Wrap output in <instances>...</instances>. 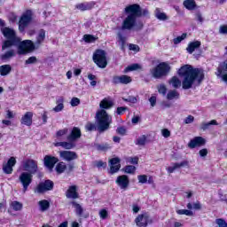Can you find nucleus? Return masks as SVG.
Listing matches in <instances>:
<instances>
[{
    "label": "nucleus",
    "mask_w": 227,
    "mask_h": 227,
    "mask_svg": "<svg viewBox=\"0 0 227 227\" xmlns=\"http://www.w3.org/2000/svg\"><path fill=\"white\" fill-rule=\"evenodd\" d=\"M35 51V43L31 40H25L20 43L18 45V54H27V52H33Z\"/></svg>",
    "instance_id": "6"
},
{
    "label": "nucleus",
    "mask_w": 227,
    "mask_h": 227,
    "mask_svg": "<svg viewBox=\"0 0 227 227\" xmlns=\"http://www.w3.org/2000/svg\"><path fill=\"white\" fill-rule=\"evenodd\" d=\"M63 109H65V105L64 104H60V105H57L52 111H54V113H61V111H63Z\"/></svg>",
    "instance_id": "53"
},
{
    "label": "nucleus",
    "mask_w": 227,
    "mask_h": 227,
    "mask_svg": "<svg viewBox=\"0 0 227 227\" xmlns=\"http://www.w3.org/2000/svg\"><path fill=\"white\" fill-rule=\"evenodd\" d=\"M169 70H171V67L169 64L166 62H161L155 67L150 70L151 75L154 77V79H160V77H164L167 74H169Z\"/></svg>",
    "instance_id": "3"
},
{
    "label": "nucleus",
    "mask_w": 227,
    "mask_h": 227,
    "mask_svg": "<svg viewBox=\"0 0 227 227\" xmlns=\"http://www.w3.org/2000/svg\"><path fill=\"white\" fill-rule=\"evenodd\" d=\"M21 166L25 173H30V175H36L38 173V161L33 159L24 160Z\"/></svg>",
    "instance_id": "4"
},
{
    "label": "nucleus",
    "mask_w": 227,
    "mask_h": 227,
    "mask_svg": "<svg viewBox=\"0 0 227 227\" xmlns=\"http://www.w3.org/2000/svg\"><path fill=\"white\" fill-rule=\"evenodd\" d=\"M112 82L114 84H130V82H132V78L125 74L121 76L115 75L113 77Z\"/></svg>",
    "instance_id": "16"
},
{
    "label": "nucleus",
    "mask_w": 227,
    "mask_h": 227,
    "mask_svg": "<svg viewBox=\"0 0 227 227\" xmlns=\"http://www.w3.org/2000/svg\"><path fill=\"white\" fill-rule=\"evenodd\" d=\"M127 110V107L125 106H121L117 108V114L121 115L125 111Z\"/></svg>",
    "instance_id": "64"
},
{
    "label": "nucleus",
    "mask_w": 227,
    "mask_h": 227,
    "mask_svg": "<svg viewBox=\"0 0 227 227\" xmlns=\"http://www.w3.org/2000/svg\"><path fill=\"white\" fill-rule=\"evenodd\" d=\"M129 49L134 52H139V46L137 44H129Z\"/></svg>",
    "instance_id": "60"
},
{
    "label": "nucleus",
    "mask_w": 227,
    "mask_h": 227,
    "mask_svg": "<svg viewBox=\"0 0 227 227\" xmlns=\"http://www.w3.org/2000/svg\"><path fill=\"white\" fill-rule=\"evenodd\" d=\"M183 4L184 8H186V10H189L190 12H192V10H196V1L194 0H184Z\"/></svg>",
    "instance_id": "32"
},
{
    "label": "nucleus",
    "mask_w": 227,
    "mask_h": 227,
    "mask_svg": "<svg viewBox=\"0 0 227 227\" xmlns=\"http://www.w3.org/2000/svg\"><path fill=\"white\" fill-rule=\"evenodd\" d=\"M83 40L86 43H93L94 42H97V37L91 35H84Z\"/></svg>",
    "instance_id": "41"
},
{
    "label": "nucleus",
    "mask_w": 227,
    "mask_h": 227,
    "mask_svg": "<svg viewBox=\"0 0 227 227\" xmlns=\"http://www.w3.org/2000/svg\"><path fill=\"white\" fill-rule=\"evenodd\" d=\"M137 226L146 227L148 224H152V218H150L146 214L138 215L135 219Z\"/></svg>",
    "instance_id": "12"
},
{
    "label": "nucleus",
    "mask_w": 227,
    "mask_h": 227,
    "mask_svg": "<svg viewBox=\"0 0 227 227\" xmlns=\"http://www.w3.org/2000/svg\"><path fill=\"white\" fill-rule=\"evenodd\" d=\"M79 104H81V99H79V98H73L70 101L72 107H77Z\"/></svg>",
    "instance_id": "51"
},
{
    "label": "nucleus",
    "mask_w": 227,
    "mask_h": 227,
    "mask_svg": "<svg viewBox=\"0 0 227 227\" xmlns=\"http://www.w3.org/2000/svg\"><path fill=\"white\" fill-rule=\"evenodd\" d=\"M65 169H67V165L64 162H59L56 166V171L57 173H59V175H61V173H64Z\"/></svg>",
    "instance_id": "42"
},
{
    "label": "nucleus",
    "mask_w": 227,
    "mask_h": 227,
    "mask_svg": "<svg viewBox=\"0 0 227 227\" xmlns=\"http://www.w3.org/2000/svg\"><path fill=\"white\" fill-rule=\"evenodd\" d=\"M110 163V173L111 175H114V173H118L121 165L120 164V158H113L109 160Z\"/></svg>",
    "instance_id": "19"
},
{
    "label": "nucleus",
    "mask_w": 227,
    "mask_h": 227,
    "mask_svg": "<svg viewBox=\"0 0 227 227\" xmlns=\"http://www.w3.org/2000/svg\"><path fill=\"white\" fill-rule=\"evenodd\" d=\"M185 166H189V161L184 160L180 163H172V166L168 167L167 170H168V173L171 174V173H175L176 169H180V168H185Z\"/></svg>",
    "instance_id": "25"
},
{
    "label": "nucleus",
    "mask_w": 227,
    "mask_h": 227,
    "mask_svg": "<svg viewBox=\"0 0 227 227\" xmlns=\"http://www.w3.org/2000/svg\"><path fill=\"white\" fill-rule=\"evenodd\" d=\"M125 12L126 13H129V15H132L137 19V17H141V7L137 4H134L127 6L125 8Z\"/></svg>",
    "instance_id": "13"
},
{
    "label": "nucleus",
    "mask_w": 227,
    "mask_h": 227,
    "mask_svg": "<svg viewBox=\"0 0 227 227\" xmlns=\"http://www.w3.org/2000/svg\"><path fill=\"white\" fill-rule=\"evenodd\" d=\"M5 118H7L8 120H13V118H15V113L7 110Z\"/></svg>",
    "instance_id": "57"
},
{
    "label": "nucleus",
    "mask_w": 227,
    "mask_h": 227,
    "mask_svg": "<svg viewBox=\"0 0 227 227\" xmlns=\"http://www.w3.org/2000/svg\"><path fill=\"white\" fill-rule=\"evenodd\" d=\"M39 208L41 212H47L51 207V202L47 200H43L38 202Z\"/></svg>",
    "instance_id": "31"
},
{
    "label": "nucleus",
    "mask_w": 227,
    "mask_h": 227,
    "mask_svg": "<svg viewBox=\"0 0 227 227\" xmlns=\"http://www.w3.org/2000/svg\"><path fill=\"white\" fill-rule=\"evenodd\" d=\"M215 75L218 79H221L223 82H227V60L222 62L215 72Z\"/></svg>",
    "instance_id": "8"
},
{
    "label": "nucleus",
    "mask_w": 227,
    "mask_h": 227,
    "mask_svg": "<svg viewBox=\"0 0 227 227\" xmlns=\"http://www.w3.org/2000/svg\"><path fill=\"white\" fill-rule=\"evenodd\" d=\"M81 136L82 133L81 132V129L77 127H74L70 132V134L67 137V141H73L75 143L78 139H81Z\"/></svg>",
    "instance_id": "18"
},
{
    "label": "nucleus",
    "mask_w": 227,
    "mask_h": 227,
    "mask_svg": "<svg viewBox=\"0 0 227 227\" xmlns=\"http://www.w3.org/2000/svg\"><path fill=\"white\" fill-rule=\"evenodd\" d=\"M2 33L8 40H19V38L15 35V30L10 27H4L2 29Z\"/></svg>",
    "instance_id": "24"
},
{
    "label": "nucleus",
    "mask_w": 227,
    "mask_h": 227,
    "mask_svg": "<svg viewBox=\"0 0 227 227\" xmlns=\"http://www.w3.org/2000/svg\"><path fill=\"white\" fill-rule=\"evenodd\" d=\"M219 33H221V35H227V26H221Z\"/></svg>",
    "instance_id": "63"
},
{
    "label": "nucleus",
    "mask_w": 227,
    "mask_h": 227,
    "mask_svg": "<svg viewBox=\"0 0 227 227\" xmlns=\"http://www.w3.org/2000/svg\"><path fill=\"white\" fill-rule=\"evenodd\" d=\"M158 91L159 93H160V95H166L168 89L166 88V85L160 84V86H158Z\"/></svg>",
    "instance_id": "52"
},
{
    "label": "nucleus",
    "mask_w": 227,
    "mask_h": 227,
    "mask_svg": "<svg viewBox=\"0 0 227 227\" xmlns=\"http://www.w3.org/2000/svg\"><path fill=\"white\" fill-rule=\"evenodd\" d=\"M216 224H218L219 227H227V223L224 221V219H216L215 220Z\"/></svg>",
    "instance_id": "54"
},
{
    "label": "nucleus",
    "mask_w": 227,
    "mask_h": 227,
    "mask_svg": "<svg viewBox=\"0 0 227 227\" xmlns=\"http://www.w3.org/2000/svg\"><path fill=\"white\" fill-rule=\"evenodd\" d=\"M168 100H175L180 98V93L176 90H169L167 94Z\"/></svg>",
    "instance_id": "37"
},
{
    "label": "nucleus",
    "mask_w": 227,
    "mask_h": 227,
    "mask_svg": "<svg viewBox=\"0 0 227 227\" xmlns=\"http://www.w3.org/2000/svg\"><path fill=\"white\" fill-rule=\"evenodd\" d=\"M12 72V66L10 65H3L0 66V75L5 77V75H10Z\"/></svg>",
    "instance_id": "33"
},
{
    "label": "nucleus",
    "mask_w": 227,
    "mask_h": 227,
    "mask_svg": "<svg viewBox=\"0 0 227 227\" xmlns=\"http://www.w3.org/2000/svg\"><path fill=\"white\" fill-rule=\"evenodd\" d=\"M114 106V102L107 98L101 100L99 104L101 110H98L96 114L98 130L99 132H106V130L109 129V125L113 123V118L104 109H111Z\"/></svg>",
    "instance_id": "2"
},
{
    "label": "nucleus",
    "mask_w": 227,
    "mask_h": 227,
    "mask_svg": "<svg viewBox=\"0 0 227 227\" xmlns=\"http://www.w3.org/2000/svg\"><path fill=\"white\" fill-rule=\"evenodd\" d=\"M93 6H95V3L93 2H85V3H82V4H78L75 5V8L77 10H80L81 12H86L88 10H91V8H93Z\"/></svg>",
    "instance_id": "26"
},
{
    "label": "nucleus",
    "mask_w": 227,
    "mask_h": 227,
    "mask_svg": "<svg viewBox=\"0 0 227 227\" xmlns=\"http://www.w3.org/2000/svg\"><path fill=\"white\" fill-rule=\"evenodd\" d=\"M17 164L15 157H11L6 163L3 164V171L5 175H12L13 173V166Z\"/></svg>",
    "instance_id": "15"
},
{
    "label": "nucleus",
    "mask_w": 227,
    "mask_h": 227,
    "mask_svg": "<svg viewBox=\"0 0 227 227\" xmlns=\"http://www.w3.org/2000/svg\"><path fill=\"white\" fill-rule=\"evenodd\" d=\"M93 61L99 68L107 67V57L104 50H97L93 54Z\"/></svg>",
    "instance_id": "5"
},
{
    "label": "nucleus",
    "mask_w": 227,
    "mask_h": 227,
    "mask_svg": "<svg viewBox=\"0 0 227 227\" xmlns=\"http://www.w3.org/2000/svg\"><path fill=\"white\" fill-rule=\"evenodd\" d=\"M200 47H201V42L195 41L188 44L186 51L189 52V54H192V52H194L196 49H200Z\"/></svg>",
    "instance_id": "28"
},
{
    "label": "nucleus",
    "mask_w": 227,
    "mask_h": 227,
    "mask_svg": "<svg viewBox=\"0 0 227 227\" xmlns=\"http://www.w3.org/2000/svg\"><path fill=\"white\" fill-rule=\"evenodd\" d=\"M192 121H194V116L192 115H188L185 119H184V123L186 125H189V123H192Z\"/></svg>",
    "instance_id": "58"
},
{
    "label": "nucleus",
    "mask_w": 227,
    "mask_h": 227,
    "mask_svg": "<svg viewBox=\"0 0 227 227\" xmlns=\"http://www.w3.org/2000/svg\"><path fill=\"white\" fill-rule=\"evenodd\" d=\"M136 145L138 146H145L146 145V137L145 135L141 136L137 139Z\"/></svg>",
    "instance_id": "45"
},
{
    "label": "nucleus",
    "mask_w": 227,
    "mask_h": 227,
    "mask_svg": "<svg viewBox=\"0 0 227 227\" xmlns=\"http://www.w3.org/2000/svg\"><path fill=\"white\" fill-rule=\"evenodd\" d=\"M115 184L121 191H127V189H129V185H130V180L129 179V176H119L115 180Z\"/></svg>",
    "instance_id": "11"
},
{
    "label": "nucleus",
    "mask_w": 227,
    "mask_h": 227,
    "mask_svg": "<svg viewBox=\"0 0 227 227\" xmlns=\"http://www.w3.org/2000/svg\"><path fill=\"white\" fill-rule=\"evenodd\" d=\"M55 146H61L62 148H65V150H72L73 148H75V143L74 141L58 142L55 144Z\"/></svg>",
    "instance_id": "27"
},
{
    "label": "nucleus",
    "mask_w": 227,
    "mask_h": 227,
    "mask_svg": "<svg viewBox=\"0 0 227 227\" xmlns=\"http://www.w3.org/2000/svg\"><path fill=\"white\" fill-rule=\"evenodd\" d=\"M32 16H33V12H31V11H27L25 13H23L19 22L20 31L22 32L24 31V29H26L27 24L31 22Z\"/></svg>",
    "instance_id": "9"
},
{
    "label": "nucleus",
    "mask_w": 227,
    "mask_h": 227,
    "mask_svg": "<svg viewBox=\"0 0 227 227\" xmlns=\"http://www.w3.org/2000/svg\"><path fill=\"white\" fill-rule=\"evenodd\" d=\"M134 70H141V65L132 64L125 68V72H134Z\"/></svg>",
    "instance_id": "43"
},
{
    "label": "nucleus",
    "mask_w": 227,
    "mask_h": 227,
    "mask_svg": "<svg viewBox=\"0 0 227 227\" xmlns=\"http://www.w3.org/2000/svg\"><path fill=\"white\" fill-rule=\"evenodd\" d=\"M137 180H138L139 184H146V182H148V176L139 175V176H137Z\"/></svg>",
    "instance_id": "49"
},
{
    "label": "nucleus",
    "mask_w": 227,
    "mask_h": 227,
    "mask_svg": "<svg viewBox=\"0 0 227 227\" xmlns=\"http://www.w3.org/2000/svg\"><path fill=\"white\" fill-rule=\"evenodd\" d=\"M21 125H26L27 127H31L33 125V113L32 112H27L22 117H21Z\"/></svg>",
    "instance_id": "21"
},
{
    "label": "nucleus",
    "mask_w": 227,
    "mask_h": 227,
    "mask_svg": "<svg viewBox=\"0 0 227 227\" xmlns=\"http://www.w3.org/2000/svg\"><path fill=\"white\" fill-rule=\"evenodd\" d=\"M99 215L101 219H106L107 218V210L102 209L99 211Z\"/></svg>",
    "instance_id": "62"
},
{
    "label": "nucleus",
    "mask_w": 227,
    "mask_h": 227,
    "mask_svg": "<svg viewBox=\"0 0 227 227\" xmlns=\"http://www.w3.org/2000/svg\"><path fill=\"white\" fill-rule=\"evenodd\" d=\"M203 145H205V138L195 137L189 142L188 146L189 148H197V146H203Z\"/></svg>",
    "instance_id": "22"
},
{
    "label": "nucleus",
    "mask_w": 227,
    "mask_h": 227,
    "mask_svg": "<svg viewBox=\"0 0 227 227\" xmlns=\"http://www.w3.org/2000/svg\"><path fill=\"white\" fill-rule=\"evenodd\" d=\"M210 125H218L217 121L212 120L209 122H202L200 129L201 130H208V129H210Z\"/></svg>",
    "instance_id": "38"
},
{
    "label": "nucleus",
    "mask_w": 227,
    "mask_h": 227,
    "mask_svg": "<svg viewBox=\"0 0 227 227\" xmlns=\"http://www.w3.org/2000/svg\"><path fill=\"white\" fill-rule=\"evenodd\" d=\"M124 172L128 173L129 175H133L136 173V168L132 165H128L123 168Z\"/></svg>",
    "instance_id": "46"
},
{
    "label": "nucleus",
    "mask_w": 227,
    "mask_h": 227,
    "mask_svg": "<svg viewBox=\"0 0 227 227\" xmlns=\"http://www.w3.org/2000/svg\"><path fill=\"white\" fill-rule=\"evenodd\" d=\"M13 56H15V51L10 50L4 54H2L0 57V59L1 61H3V63H6V61H9V59H12Z\"/></svg>",
    "instance_id": "30"
},
{
    "label": "nucleus",
    "mask_w": 227,
    "mask_h": 227,
    "mask_svg": "<svg viewBox=\"0 0 227 227\" xmlns=\"http://www.w3.org/2000/svg\"><path fill=\"white\" fill-rule=\"evenodd\" d=\"M137 18L133 17L132 15H128L125 20L122 21L121 29H127L130 31V29H134V26H136V20Z\"/></svg>",
    "instance_id": "14"
},
{
    "label": "nucleus",
    "mask_w": 227,
    "mask_h": 227,
    "mask_svg": "<svg viewBox=\"0 0 227 227\" xmlns=\"http://www.w3.org/2000/svg\"><path fill=\"white\" fill-rule=\"evenodd\" d=\"M185 38H187V34H183L181 36H177L176 38H175L173 42L175 45H178V43H180V42H182L183 40H185Z\"/></svg>",
    "instance_id": "47"
},
{
    "label": "nucleus",
    "mask_w": 227,
    "mask_h": 227,
    "mask_svg": "<svg viewBox=\"0 0 227 227\" xmlns=\"http://www.w3.org/2000/svg\"><path fill=\"white\" fill-rule=\"evenodd\" d=\"M176 214H178V215H188L190 217L194 215V213L188 209H178L176 210Z\"/></svg>",
    "instance_id": "40"
},
{
    "label": "nucleus",
    "mask_w": 227,
    "mask_h": 227,
    "mask_svg": "<svg viewBox=\"0 0 227 227\" xmlns=\"http://www.w3.org/2000/svg\"><path fill=\"white\" fill-rule=\"evenodd\" d=\"M71 205H73L74 208H75L76 215H78L79 217H82V212H84L82 206L75 201H72Z\"/></svg>",
    "instance_id": "35"
},
{
    "label": "nucleus",
    "mask_w": 227,
    "mask_h": 227,
    "mask_svg": "<svg viewBox=\"0 0 227 227\" xmlns=\"http://www.w3.org/2000/svg\"><path fill=\"white\" fill-rule=\"evenodd\" d=\"M59 160L54 156L46 155L44 157V166L48 168V169L52 170Z\"/></svg>",
    "instance_id": "20"
},
{
    "label": "nucleus",
    "mask_w": 227,
    "mask_h": 227,
    "mask_svg": "<svg viewBox=\"0 0 227 227\" xmlns=\"http://www.w3.org/2000/svg\"><path fill=\"white\" fill-rule=\"evenodd\" d=\"M178 76L183 77L180 81L178 76H173L169 81L172 88L178 89L183 86V90H191L194 84L200 86L201 81L205 79L203 69L194 68L191 65L182 66L177 71Z\"/></svg>",
    "instance_id": "1"
},
{
    "label": "nucleus",
    "mask_w": 227,
    "mask_h": 227,
    "mask_svg": "<svg viewBox=\"0 0 227 227\" xmlns=\"http://www.w3.org/2000/svg\"><path fill=\"white\" fill-rule=\"evenodd\" d=\"M117 134H120V136H125L127 134V129L125 127H119L116 129Z\"/></svg>",
    "instance_id": "55"
},
{
    "label": "nucleus",
    "mask_w": 227,
    "mask_h": 227,
    "mask_svg": "<svg viewBox=\"0 0 227 227\" xmlns=\"http://www.w3.org/2000/svg\"><path fill=\"white\" fill-rule=\"evenodd\" d=\"M44 40H45V30L41 29L36 37V42H35L36 47H40V44L43 43Z\"/></svg>",
    "instance_id": "34"
},
{
    "label": "nucleus",
    "mask_w": 227,
    "mask_h": 227,
    "mask_svg": "<svg viewBox=\"0 0 227 227\" xmlns=\"http://www.w3.org/2000/svg\"><path fill=\"white\" fill-rule=\"evenodd\" d=\"M85 129L86 130H89L90 132H91V130H95V124L89 122L85 125Z\"/></svg>",
    "instance_id": "59"
},
{
    "label": "nucleus",
    "mask_w": 227,
    "mask_h": 227,
    "mask_svg": "<svg viewBox=\"0 0 227 227\" xmlns=\"http://www.w3.org/2000/svg\"><path fill=\"white\" fill-rule=\"evenodd\" d=\"M11 208H12V210H15V212H19L20 210H22V203L19 202V201H12L10 204Z\"/></svg>",
    "instance_id": "39"
},
{
    "label": "nucleus",
    "mask_w": 227,
    "mask_h": 227,
    "mask_svg": "<svg viewBox=\"0 0 227 227\" xmlns=\"http://www.w3.org/2000/svg\"><path fill=\"white\" fill-rule=\"evenodd\" d=\"M144 26H145V24L142 21H138V22L135 21V26H134L133 29L135 31H141V29H143Z\"/></svg>",
    "instance_id": "50"
},
{
    "label": "nucleus",
    "mask_w": 227,
    "mask_h": 227,
    "mask_svg": "<svg viewBox=\"0 0 227 227\" xmlns=\"http://www.w3.org/2000/svg\"><path fill=\"white\" fill-rule=\"evenodd\" d=\"M66 196L69 200H77V198H79V193H77V186H70L66 192Z\"/></svg>",
    "instance_id": "23"
},
{
    "label": "nucleus",
    "mask_w": 227,
    "mask_h": 227,
    "mask_svg": "<svg viewBox=\"0 0 227 227\" xmlns=\"http://www.w3.org/2000/svg\"><path fill=\"white\" fill-rule=\"evenodd\" d=\"M161 134L163 137H169V136H171V131H169L168 129H163L161 130Z\"/></svg>",
    "instance_id": "61"
},
{
    "label": "nucleus",
    "mask_w": 227,
    "mask_h": 227,
    "mask_svg": "<svg viewBox=\"0 0 227 227\" xmlns=\"http://www.w3.org/2000/svg\"><path fill=\"white\" fill-rule=\"evenodd\" d=\"M96 148L99 152H106V150H109V148H111V145H109L108 144H101V145H97Z\"/></svg>",
    "instance_id": "44"
},
{
    "label": "nucleus",
    "mask_w": 227,
    "mask_h": 227,
    "mask_svg": "<svg viewBox=\"0 0 227 227\" xmlns=\"http://www.w3.org/2000/svg\"><path fill=\"white\" fill-rule=\"evenodd\" d=\"M67 134H68V129L65 128L63 129H60V130L57 131L56 137H63V136H67Z\"/></svg>",
    "instance_id": "48"
},
{
    "label": "nucleus",
    "mask_w": 227,
    "mask_h": 227,
    "mask_svg": "<svg viewBox=\"0 0 227 227\" xmlns=\"http://www.w3.org/2000/svg\"><path fill=\"white\" fill-rule=\"evenodd\" d=\"M36 57H30L25 61V65H34V63H36Z\"/></svg>",
    "instance_id": "56"
},
{
    "label": "nucleus",
    "mask_w": 227,
    "mask_h": 227,
    "mask_svg": "<svg viewBox=\"0 0 227 227\" xmlns=\"http://www.w3.org/2000/svg\"><path fill=\"white\" fill-rule=\"evenodd\" d=\"M154 15L159 20H168V16L166 15V13L160 12V9L159 8H156V10L154 11Z\"/></svg>",
    "instance_id": "36"
},
{
    "label": "nucleus",
    "mask_w": 227,
    "mask_h": 227,
    "mask_svg": "<svg viewBox=\"0 0 227 227\" xmlns=\"http://www.w3.org/2000/svg\"><path fill=\"white\" fill-rule=\"evenodd\" d=\"M19 181L23 187V192L27 191V188L33 184V174L27 172H22L19 176Z\"/></svg>",
    "instance_id": "7"
},
{
    "label": "nucleus",
    "mask_w": 227,
    "mask_h": 227,
    "mask_svg": "<svg viewBox=\"0 0 227 227\" xmlns=\"http://www.w3.org/2000/svg\"><path fill=\"white\" fill-rule=\"evenodd\" d=\"M19 42H20V39H8L2 45V51L10 49V47H12V45H17V43H19Z\"/></svg>",
    "instance_id": "29"
},
{
    "label": "nucleus",
    "mask_w": 227,
    "mask_h": 227,
    "mask_svg": "<svg viewBox=\"0 0 227 227\" xmlns=\"http://www.w3.org/2000/svg\"><path fill=\"white\" fill-rule=\"evenodd\" d=\"M52 189H54V183L51 180H46L37 185L35 192L42 194L43 192H47V191H52Z\"/></svg>",
    "instance_id": "10"
},
{
    "label": "nucleus",
    "mask_w": 227,
    "mask_h": 227,
    "mask_svg": "<svg viewBox=\"0 0 227 227\" xmlns=\"http://www.w3.org/2000/svg\"><path fill=\"white\" fill-rule=\"evenodd\" d=\"M59 156L64 160H67V162L75 160L78 157L77 153L72 152V151H61V152H59Z\"/></svg>",
    "instance_id": "17"
}]
</instances>
